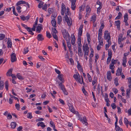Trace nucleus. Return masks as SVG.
<instances>
[{"label": "nucleus", "instance_id": "1", "mask_svg": "<svg viewBox=\"0 0 131 131\" xmlns=\"http://www.w3.org/2000/svg\"><path fill=\"white\" fill-rule=\"evenodd\" d=\"M69 8L68 7H67L65 11V16H64V19L67 23V24L69 26H70L72 24V22L70 21L69 18L68 16V15H69L70 14V12L69 11Z\"/></svg>", "mask_w": 131, "mask_h": 131}, {"label": "nucleus", "instance_id": "2", "mask_svg": "<svg viewBox=\"0 0 131 131\" xmlns=\"http://www.w3.org/2000/svg\"><path fill=\"white\" fill-rule=\"evenodd\" d=\"M104 39L107 40L108 43V48L111 45L110 34L107 30L105 31L104 33Z\"/></svg>", "mask_w": 131, "mask_h": 131}, {"label": "nucleus", "instance_id": "3", "mask_svg": "<svg viewBox=\"0 0 131 131\" xmlns=\"http://www.w3.org/2000/svg\"><path fill=\"white\" fill-rule=\"evenodd\" d=\"M73 77L75 79L76 81H78V82L80 84H82V83H83V84H84V83L83 81V78L82 77V82H81L80 76L78 73H77L75 74H74L73 76Z\"/></svg>", "mask_w": 131, "mask_h": 131}, {"label": "nucleus", "instance_id": "4", "mask_svg": "<svg viewBox=\"0 0 131 131\" xmlns=\"http://www.w3.org/2000/svg\"><path fill=\"white\" fill-rule=\"evenodd\" d=\"M62 33L63 35V37L66 39H67V37H69V35L68 31H67L65 29H63L62 30Z\"/></svg>", "mask_w": 131, "mask_h": 131}, {"label": "nucleus", "instance_id": "5", "mask_svg": "<svg viewBox=\"0 0 131 131\" xmlns=\"http://www.w3.org/2000/svg\"><path fill=\"white\" fill-rule=\"evenodd\" d=\"M71 2V9L73 10L75 9L76 5L75 3L77 0H69Z\"/></svg>", "mask_w": 131, "mask_h": 131}, {"label": "nucleus", "instance_id": "6", "mask_svg": "<svg viewBox=\"0 0 131 131\" xmlns=\"http://www.w3.org/2000/svg\"><path fill=\"white\" fill-rule=\"evenodd\" d=\"M80 120L83 124H85L86 126L87 125L88 123L87 122V120L85 116H84L82 118H80Z\"/></svg>", "mask_w": 131, "mask_h": 131}, {"label": "nucleus", "instance_id": "7", "mask_svg": "<svg viewBox=\"0 0 131 131\" xmlns=\"http://www.w3.org/2000/svg\"><path fill=\"white\" fill-rule=\"evenodd\" d=\"M83 25H81L79 28L78 36L81 37L82 33Z\"/></svg>", "mask_w": 131, "mask_h": 131}, {"label": "nucleus", "instance_id": "8", "mask_svg": "<svg viewBox=\"0 0 131 131\" xmlns=\"http://www.w3.org/2000/svg\"><path fill=\"white\" fill-rule=\"evenodd\" d=\"M66 9L65 5L63 3H62V9L61 12L62 15H64L65 11L66 10Z\"/></svg>", "mask_w": 131, "mask_h": 131}, {"label": "nucleus", "instance_id": "9", "mask_svg": "<svg viewBox=\"0 0 131 131\" xmlns=\"http://www.w3.org/2000/svg\"><path fill=\"white\" fill-rule=\"evenodd\" d=\"M11 58L12 62H14L16 60L15 54L14 53H13L11 56Z\"/></svg>", "mask_w": 131, "mask_h": 131}, {"label": "nucleus", "instance_id": "10", "mask_svg": "<svg viewBox=\"0 0 131 131\" xmlns=\"http://www.w3.org/2000/svg\"><path fill=\"white\" fill-rule=\"evenodd\" d=\"M107 78L108 80L110 81L112 79L111 72L110 71H108L107 73Z\"/></svg>", "mask_w": 131, "mask_h": 131}, {"label": "nucleus", "instance_id": "11", "mask_svg": "<svg viewBox=\"0 0 131 131\" xmlns=\"http://www.w3.org/2000/svg\"><path fill=\"white\" fill-rule=\"evenodd\" d=\"M89 48L88 45L86 44L85 46H83V50L84 51V52L89 51Z\"/></svg>", "mask_w": 131, "mask_h": 131}, {"label": "nucleus", "instance_id": "12", "mask_svg": "<svg viewBox=\"0 0 131 131\" xmlns=\"http://www.w3.org/2000/svg\"><path fill=\"white\" fill-rule=\"evenodd\" d=\"M57 82L59 84L60 88L62 91L66 89L64 85L62 84L61 82H60L58 81H57Z\"/></svg>", "mask_w": 131, "mask_h": 131}, {"label": "nucleus", "instance_id": "13", "mask_svg": "<svg viewBox=\"0 0 131 131\" xmlns=\"http://www.w3.org/2000/svg\"><path fill=\"white\" fill-rule=\"evenodd\" d=\"M37 39L38 41H42L44 39L42 35L39 34L37 35Z\"/></svg>", "mask_w": 131, "mask_h": 131}, {"label": "nucleus", "instance_id": "14", "mask_svg": "<svg viewBox=\"0 0 131 131\" xmlns=\"http://www.w3.org/2000/svg\"><path fill=\"white\" fill-rule=\"evenodd\" d=\"M42 25L41 24H39L36 28V31H38V33H40L41 29H42Z\"/></svg>", "mask_w": 131, "mask_h": 131}, {"label": "nucleus", "instance_id": "15", "mask_svg": "<svg viewBox=\"0 0 131 131\" xmlns=\"http://www.w3.org/2000/svg\"><path fill=\"white\" fill-rule=\"evenodd\" d=\"M115 25L117 26V28L119 30L120 29V21L119 20H117L115 21Z\"/></svg>", "mask_w": 131, "mask_h": 131}, {"label": "nucleus", "instance_id": "16", "mask_svg": "<svg viewBox=\"0 0 131 131\" xmlns=\"http://www.w3.org/2000/svg\"><path fill=\"white\" fill-rule=\"evenodd\" d=\"M7 44L8 45V48H11L12 46V42L11 41L10 39L9 38H8V40L7 42Z\"/></svg>", "mask_w": 131, "mask_h": 131}, {"label": "nucleus", "instance_id": "17", "mask_svg": "<svg viewBox=\"0 0 131 131\" xmlns=\"http://www.w3.org/2000/svg\"><path fill=\"white\" fill-rule=\"evenodd\" d=\"M122 69L121 68H118L117 70V72L116 73V75L119 76L121 74L122 72Z\"/></svg>", "mask_w": 131, "mask_h": 131}, {"label": "nucleus", "instance_id": "18", "mask_svg": "<svg viewBox=\"0 0 131 131\" xmlns=\"http://www.w3.org/2000/svg\"><path fill=\"white\" fill-rule=\"evenodd\" d=\"M37 125L38 126H41L42 128H44L46 126L44 124V123L42 122H38Z\"/></svg>", "mask_w": 131, "mask_h": 131}, {"label": "nucleus", "instance_id": "19", "mask_svg": "<svg viewBox=\"0 0 131 131\" xmlns=\"http://www.w3.org/2000/svg\"><path fill=\"white\" fill-rule=\"evenodd\" d=\"M26 3V2L24 1H18L16 4L17 6H19L21 4H25Z\"/></svg>", "mask_w": 131, "mask_h": 131}, {"label": "nucleus", "instance_id": "20", "mask_svg": "<svg viewBox=\"0 0 131 131\" xmlns=\"http://www.w3.org/2000/svg\"><path fill=\"white\" fill-rule=\"evenodd\" d=\"M16 125V124L15 122H13L11 123L10 126L13 129L15 128Z\"/></svg>", "mask_w": 131, "mask_h": 131}, {"label": "nucleus", "instance_id": "21", "mask_svg": "<svg viewBox=\"0 0 131 131\" xmlns=\"http://www.w3.org/2000/svg\"><path fill=\"white\" fill-rule=\"evenodd\" d=\"M13 71L12 69H9L6 73V75L8 76H10L11 74H12Z\"/></svg>", "mask_w": 131, "mask_h": 131}, {"label": "nucleus", "instance_id": "22", "mask_svg": "<svg viewBox=\"0 0 131 131\" xmlns=\"http://www.w3.org/2000/svg\"><path fill=\"white\" fill-rule=\"evenodd\" d=\"M4 83L2 81H0V90H2L4 87Z\"/></svg>", "mask_w": 131, "mask_h": 131}, {"label": "nucleus", "instance_id": "23", "mask_svg": "<svg viewBox=\"0 0 131 131\" xmlns=\"http://www.w3.org/2000/svg\"><path fill=\"white\" fill-rule=\"evenodd\" d=\"M66 40L67 41V46L70 49L71 48V45L69 38L68 40H67L66 39Z\"/></svg>", "mask_w": 131, "mask_h": 131}, {"label": "nucleus", "instance_id": "24", "mask_svg": "<svg viewBox=\"0 0 131 131\" xmlns=\"http://www.w3.org/2000/svg\"><path fill=\"white\" fill-rule=\"evenodd\" d=\"M96 17L95 15H93L91 17V21H92L94 23L96 21Z\"/></svg>", "mask_w": 131, "mask_h": 131}, {"label": "nucleus", "instance_id": "25", "mask_svg": "<svg viewBox=\"0 0 131 131\" xmlns=\"http://www.w3.org/2000/svg\"><path fill=\"white\" fill-rule=\"evenodd\" d=\"M58 24H60L62 21V18L60 16H59L58 18Z\"/></svg>", "mask_w": 131, "mask_h": 131}, {"label": "nucleus", "instance_id": "26", "mask_svg": "<svg viewBox=\"0 0 131 131\" xmlns=\"http://www.w3.org/2000/svg\"><path fill=\"white\" fill-rule=\"evenodd\" d=\"M75 39L74 35H73V37L72 38L71 41V43L72 45H74L75 43Z\"/></svg>", "mask_w": 131, "mask_h": 131}, {"label": "nucleus", "instance_id": "27", "mask_svg": "<svg viewBox=\"0 0 131 131\" xmlns=\"http://www.w3.org/2000/svg\"><path fill=\"white\" fill-rule=\"evenodd\" d=\"M51 23L52 26L54 27H56V22L55 21V19L52 20L51 21Z\"/></svg>", "mask_w": 131, "mask_h": 131}, {"label": "nucleus", "instance_id": "28", "mask_svg": "<svg viewBox=\"0 0 131 131\" xmlns=\"http://www.w3.org/2000/svg\"><path fill=\"white\" fill-rule=\"evenodd\" d=\"M128 15L127 14V13H126L124 15V21H127V20L128 19Z\"/></svg>", "mask_w": 131, "mask_h": 131}, {"label": "nucleus", "instance_id": "29", "mask_svg": "<svg viewBox=\"0 0 131 131\" xmlns=\"http://www.w3.org/2000/svg\"><path fill=\"white\" fill-rule=\"evenodd\" d=\"M8 82L7 81H6L5 82V87L6 90L7 91H8Z\"/></svg>", "mask_w": 131, "mask_h": 131}, {"label": "nucleus", "instance_id": "30", "mask_svg": "<svg viewBox=\"0 0 131 131\" xmlns=\"http://www.w3.org/2000/svg\"><path fill=\"white\" fill-rule=\"evenodd\" d=\"M86 12L87 13H89L91 10V9L90 8V6L88 5H87L86 7Z\"/></svg>", "mask_w": 131, "mask_h": 131}, {"label": "nucleus", "instance_id": "31", "mask_svg": "<svg viewBox=\"0 0 131 131\" xmlns=\"http://www.w3.org/2000/svg\"><path fill=\"white\" fill-rule=\"evenodd\" d=\"M63 77V75L62 74H59L58 76V79L62 82H63L62 79Z\"/></svg>", "mask_w": 131, "mask_h": 131}, {"label": "nucleus", "instance_id": "32", "mask_svg": "<svg viewBox=\"0 0 131 131\" xmlns=\"http://www.w3.org/2000/svg\"><path fill=\"white\" fill-rule=\"evenodd\" d=\"M114 83L115 84L116 86H117L119 85V83L118 81V79L117 78H115L114 80Z\"/></svg>", "mask_w": 131, "mask_h": 131}, {"label": "nucleus", "instance_id": "33", "mask_svg": "<svg viewBox=\"0 0 131 131\" xmlns=\"http://www.w3.org/2000/svg\"><path fill=\"white\" fill-rule=\"evenodd\" d=\"M69 107L70 110L71 111V112L73 113H74V112H75L74 111V109L72 107V105H70V106L69 105Z\"/></svg>", "mask_w": 131, "mask_h": 131}, {"label": "nucleus", "instance_id": "34", "mask_svg": "<svg viewBox=\"0 0 131 131\" xmlns=\"http://www.w3.org/2000/svg\"><path fill=\"white\" fill-rule=\"evenodd\" d=\"M122 15V14L121 13V12H119L118 14V15L115 18V19L116 20L119 19L121 17Z\"/></svg>", "mask_w": 131, "mask_h": 131}, {"label": "nucleus", "instance_id": "35", "mask_svg": "<svg viewBox=\"0 0 131 131\" xmlns=\"http://www.w3.org/2000/svg\"><path fill=\"white\" fill-rule=\"evenodd\" d=\"M17 78L20 80H23L24 78L20 75L19 73H17Z\"/></svg>", "mask_w": 131, "mask_h": 131}, {"label": "nucleus", "instance_id": "36", "mask_svg": "<svg viewBox=\"0 0 131 131\" xmlns=\"http://www.w3.org/2000/svg\"><path fill=\"white\" fill-rule=\"evenodd\" d=\"M115 127L116 131H123L122 129L120 128L119 126Z\"/></svg>", "mask_w": 131, "mask_h": 131}, {"label": "nucleus", "instance_id": "37", "mask_svg": "<svg viewBox=\"0 0 131 131\" xmlns=\"http://www.w3.org/2000/svg\"><path fill=\"white\" fill-rule=\"evenodd\" d=\"M118 61L117 60H114V59H112L111 61V63L114 65Z\"/></svg>", "mask_w": 131, "mask_h": 131}, {"label": "nucleus", "instance_id": "38", "mask_svg": "<svg viewBox=\"0 0 131 131\" xmlns=\"http://www.w3.org/2000/svg\"><path fill=\"white\" fill-rule=\"evenodd\" d=\"M104 27V25L103 23H102L101 24V26H100V29L99 30H100L101 31H102V29Z\"/></svg>", "mask_w": 131, "mask_h": 131}, {"label": "nucleus", "instance_id": "39", "mask_svg": "<svg viewBox=\"0 0 131 131\" xmlns=\"http://www.w3.org/2000/svg\"><path fill=\"white\" fill-rule=\"evenodd\" d=\"M27 117L28 118H29L30 119L32 118L31 113H29L27 114Z\"/></svg>", "mask_w": 131, "mask_h": 131}, {"label": "nucleus", "instance_id": "40", "mask_svg": "<svg viewBox=\"0 0 131 131\" xmlns=\"http://www.w3.org/2000/svg\"><path fill=\"white\" fill-rule=\"evenodd\" d=\"M124 122L126 125L127 126V124L129 122L127 119L125 117L124 118Z\"/></svg>", "mask_w": 131, "mask_h": 131}, {"label": "nucleus", "instance_id": "41", "mask_svg": "<svg viewBox=\"0 0 131 131\" xmlns=\"http://www.w3.org/2000/svg\"><path fill=\"white\" fill-rule=\"evenodd\" d=\"M112 52L111 50H108V57H110V58H112Z\"/></svg>", "mask_w": 131, "mask_h": 131}, {"label": "nucleus", "instance_id": "42", "mask_svg": "<svg viewBox=\"0 0 131 131\" xmlns=\"http://www.w3.org/2000/svg\"><path fill=\"white\" fill-rule=\"evenodd\" d=\"M5 37V35L3 34H0V40H3Z\"/></svg>", "mask_w": 131, "mask_h": 131}, {"label": "nucleus", "instance_id": "43", "mask_svg": "<svg viewBox=\"0 0 131 131\" xmlns=\"http://www.w3.org/2000/svg\"><path fill=\"white\" fill-rule=\"evenodd\" d=\"M109 67L110 69L111 70H113L114 68L115 67L114 66V64L111 63V64L110 65Z\"/></svg>", "mask_w": 131, "mask_h": 131}, {"label": "nucleus", "instance_id": "44", "mask_svg": "<svg viewBox=\"0 0 131 131\" xmlns=\"http://www.w3.org/2000/svg\"><path fill=\"white\" fill-rule=\"evenodd\" d=\"M87 76L88 78L89 81L90 82H91L92 80V78L91 77V76L90 75L89 73L87 74Z\"/></svg>", "mask_w": 131, "mask_h": 131}, {"label": "nucleus", "instance_id": "45", "mask_svg": "<svg viewBox=\"0 0 131 131\" xmlns=\"http://www.w3.org/2000/svg\"><path fill=\"white\" fill-rule=\"evenodd\" d=\"M24 52H23L24 53L26 54L29 51L28 49V48L27 47L26 48H24Z\"/></svg>", "mask_w": 131, "mask_h": 131}, {"label": "nucleus", "instance_id": "46", "mask_svg": "<svg viewBox=\"0 0 131 131\" xmlns=\"http://www.w3.org/2000/svg\"><path fill=\"white\" fill-rule=\"evenodd\" d=\"M64 94L66 95H67L68 94V93L66 89H64V90L62 91Z\"/></svg>", "mask_w": 131, "mask_h": 131}, {"label": "nucleus", "instance_id": "47", "mask_svg": "<svg viewBox=\"0 0 131 131\" xmlns=\"http://www.w3.org/2000/svg\"><path fill=\"white\" fill-rule=\"evenodd\" d=\"M111 106L113 109H115L116 107V105L114 103H112L111 104Z\"/></svg>", "mask_w": 131, "mask_h": 131}, {"label": "nucleus", "instance_id": "48", "mask_svg": "<svg viewBox=\"0 0 131 131\" xmlns=\"http://www.w3.org/2000/svg\"><path fill=\"white\" fill-rule=\"evenodd\" d=\"M16 108L17 110H19L20 108V105L19 104H16L15 105Z\"/></svg>", "mask_w": 131, "mask_h": 131}, {"label": "nucleus", "instance_id": "49", "mask_svg": "<svg viewBox=\"0 0 131 131\" xmlns=\"http://www.w3.org/2000/svg\"><path fill=\"white\" fill-rule=\"evenodd\" d=\"M46 36H47L49 38H50L51 36L49 32H48L47 31L46 32Z\"/></svg>", "mask_w": 131, "mask_h": 131}, {"label": "nucleus", "instance_id": "50", "mask_svg": "<svg viewBox=\"0 0 131 131\" xmlns=\"http://www.w3.org/2000/svg\"><path fill=\"white\" fill-rule=\"evenodd\" d=\"M43 5V3L41 2H40L38 5V7L39 8H41Z\"/></svg>", "mask_w": 131, "mask_h": 131}, {"label": "nucleus", "instance_id": "51", "mask_svg": "<svg viewBox=\"0 0 131 131\" xmlns=\"http://www.w3.org/2000/svg\"><path fill=\"white\" fill-rule=\"evenodd\" d=\"M102 31H101L100 30H99L98 36L102 37Z\"/></svg>", "mask_w": 131, "mask_h": 131}, {"label": "nucleus", "instance_id": "52", "mask_svg": "<svg viewBox=\"0 0 131 131\" xmlns=\"http://www.w3.org/2000/svg\"><path fill=\"white\" fill-rule=\"evenodd\" d=\"M98 6V7L97 8V14H99V13L100 11V9L101 8V7H99Z\"/></svg>", "mask_w": 131, "mask_h": 131}, {"label": "nucleus", "instance_id": "53", "mask_svg": "<svg viewBox=\"0 0 131 131\" xmlns=\"http://www.w3.org/2000/svg\"><path fill=\"white\" fill-rule=\"evenodd\" d=\"M47 6L46 4H45L42 7V9L45 10H46L47 8Z\"/></svg>", "mask_w": 131, "mask_h": 131}, {"label": "nucleus", "instance_id": "54", "mask_svg": "<svg viewBox=\"0 0 131 131\" xmlns=\"http://www.w3.org/2000/svg\"><path fill=\"white\" fill-rule=\"evenodd\" d=\"M78 43H81V37L80 36H78Z\"/></svg>", "mask_w": 131, "mask_h": 131}, {"label": "nucleus", "instance_id": "55", "mask_svg": "<svg viewBox=\"0 0 131 131\" xmlns=\"http://www.w3.org/2000/svg\"><path fill=\"white\" fill-rule=\"evenodd\" d=\"M37 25L35 24H34L33 25V27L32 28V30L35 31V30L36 26Z\"/></svg>", "mask_w": 131, "mask_h": 131}, {"label": "nucleus", "instance_id": "56", "mask_svg": "<svg viewBox=\"0 0 131 131\" xmlns=\"http://www.w3.org/2000/svg\"><path fill=\"white\" fill-rule=\"evenodd\" d=\"M52 32H53L54 33H57V31L56 30V29L55 28H52Z\"/></svg>", "mask_w": 131, "mask_h": 131}, {"label": "nucleus", "instance_id": "57", "mask_svg": "<svg viewBox=\"0 0 131 131\" xmlns=\"http://www.w3.org/2000/svg\"><path fill=\"white\" fill-rule=\"evenodd\" d=\"M77 67L81 71L82 70V69L81 68V67L80 65L79 64V63H78L77 65Z\"/></svg>", "mask_w": 131, "mask_h": 131}, {"label": "nucleus", "instance_id": "58", "mask_svg": "<svg viewBox=\"0 0 131 131\" xmlns=\"http://www.w3.org/2000/svg\"><path fill=\"white\" fill-rule=\"evenodd\" d=\"M39 58L42 61H44L45 60V59L42 56H38Z\"/></svg>", "mask_w": 131, "mask_h": 131}, {"label": "nucleus", "instance_id": "59", "mask_svg": "<svg viewBox=\"0 0 131 131\" xmlns=\"http://www.w3.org/2000/svg\"><path fill=\"white\" fill-rule=\"evenodd\" d=\"M94 52V51L93 50H92L91 51V53L90 54V58H91V57H92L93 56V53Z\"/></svg>", "mask_w": 131, "mask_h": 131}, {"label": "nucleus", "instance_id": "60", "mask_svg": "<svg viewBox=\"0 0 131 131\" xmlns=\"http://www.w3.org/2000/svg\"><path fill=\"white\" fill-rule=\"evenodd\" d=\"M82 91H83V93L85 95H86V94L87 93L86 91H85V89L84 88H83L82 89Z\"/></svg>", "mask_w": 131, "mask_h": 131}, {"label": "nucleus", "instance_id": "61", "mask_svg": "<svg viewBox=\"0 0 131 131\" xmlns=\"http://www.w3.org/2000/svg\"><path fill=\"white\" fill-rule=\"evenodd\" d=\"M44 120V119L43 118H40L39 119H37L36 120V122H38L40 121H42Z\"/></svg>", "mask_w": 131, "mask_h": 131}, {"label": "nucleus", "instance_id": "62", "mask_svg": "<svg viewBox=\"0 0 131 131\" xmlns=\"http://www.w3.org/2000/svg\"><path fill=\"white\" fill-rule=\"evenodd\" d=\"M127 58L126 57H124L123 58V62H126L127 61Z\"/></svg>", "mask_w": 131, "mask_h": 131}, {"label": "nucleus", "instance_id": "63", "mask_svg": "<svg viewBox=\"0 0 131 131\" xmlns=\"http://www.w3.org/2000/svg\"><path fill=\"white\" fill-rule=\"evenodd\" d=\"M113 90L114 91V92L116 94L118 92V90L116 88H113Z\"/></svg>", "mask_w": 131, "mask_h": 131}, {"label": "nucleus", "instance_id": "64", "mask_svg": "<svg viewBox=\"0 0 131 131\" xmlns=\"http://www.w3.org/2000/svg\"><path fill=\"white\" fill-rule=\"evenodd\" d=\"M127 113L129 115H131V107L128 110Z\"/></svg>", "mask_w": 131, "mask_h": 131}]
</instances>
